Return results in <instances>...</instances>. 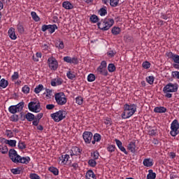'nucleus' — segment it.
<instances>
[{
  "label": "nucleus",
  "mask_w": 179,
  "mask_h": 179,
  "mask_svg": "<svg viewBox=\"0 0 179 179\" xmlns=\"http://www.w3.org/2000/svg\"><path fill=\"white\" fill-rule=\"evenodd\" d=\"M8 156L13 163H22V164H29L30 163V157H21L17 154L15 149H10L8 151Z\"/></svg>",
  "instance_id": "nucleus-1"
},
{
  "label": "nucleus",
  "mask_w": 179,
  "mask_h": 179,
  "mask_svg": "<svg viewBox=\"0 0 179 179\" xmlns=\"http://www.w3.org/2000/svg\"><path fill=\"white\" fill-rule=\"evenodd\" d=\"M136 113V104L135 103H125L124 105V111L122 113V120H128L131 118Z\"/></svg>",
  "instance_id": "nucleus-2"
},
{
  "label": "nucleus",
  "mask_w": 179,
  "mask_h": 179,
  "mask_svg": "<svg viewBox=\"0 0 179 179\" xmlns=\"http://www.w3.org/2000/svg\"><path fill=\"white\" fill-rule=\"evenodd\" d=\"M178 90V84L177 83H169L163 88V92L165 94V97L167 99H171L173 97V94L171 93H176Z\"/></svg>",
  "instance_id": "nucleus-3"
},
{
  "label": "nucleus",
  "mask_w": 179,
  "mask_h": 179,
  "mask_svg": "<svg viewBox=\"0 0 179 179\" xmlns=\"http://www.w3.org/2000/svg\"><path fill=\"white\" fill-rule=\"evenodd\" d=\"M114 24V19L105 18L97 23L98 28L102 31H107Z\"/></svg>",
  "instance_id": "nucleus-4"
},
{
  "label": "nucleus",
  "mask_w": 179,
  "mask_h": 179,
  "mask_svg": "<svg viewBox=\"0 0 179 179\" xmlns=\"http://www.w3.org/2000/svg\"><path fill=\"white\" fill-rule=\"evenodd\" d=\"M55 100L58 106H65L68 99L64 92H59L55 94Z\"/></svg>",
  "instance_id": "nucleus-5"
},
{
  "label": "nucleus",
  "mask_w": 179,
  "mask_h": 179,
  "mask_svg": "<svg viewBox=\"0 0 179 179\" xmlns=\"http://www.w3.org/2000/svg\"><path fill=\"white\" fill-rule=\"evenodd\" d=\"M24 107V102L21 101L17 105H13L9 106L8 111L10 114H16L17 113H22L23 108Z\"/></svg>",
  "instance_id": "nucleus-6"
},
{
  "label": "nucleus",
  "mask_w": 179,
  "mask_h": 179,
  "mask_svg": "<svg viewBox=\"0 0 179 179\" xmlns=\"http://www.w3.org/2000/svg\"><path fill=\"white\" fill-rule=\"evenodd\" d=\"M66 113L64 110H59L55 113H52L50 117L54 120L55 122H59L65 118Z\"/></svg>",
  "instance_id": "nucleus-7"
},
{
  "label": "nucleus",
  "mask_w": 179,
  "mask_h": 179,
  "mask_svg": "<svg viewBox=\"0 0 179 179\" xmlns=\"http://www.w3.org/2000/svg\"><path fill=\"white\" fill-rule=\"evenodd\" d=\"M179 123L178 120H174L172 123L171 124V131L170 135L171 136H177L179 134Z\"/></svg>",
  "instance_id": "nucleus-8"
},
{
  "label": "nucleus",
  "mask_w": 179,
  "mask_h": 179,
  "mask_svg": "<svg viewBox=\"0 0 179 179\" xmlns=\"http://www.w3.org/2000/svg\"><path fill=\"white\" fill-rule=\"evenodd\" d=\"M96 71L100 75L107 76L108 75V71H107V62L102 61L100 66L97 68Z\"/></svg>",
  "instance_id": "nucleus-9"
},
{
  "label": "nucleus",
  "mask_w": 179,
  "mask_h": 179,
  "mask_svg": "<svg viewBox=\"0 0 179 179\" xmlns=\"http://www.w3.org/2000/svg\"><path fill=\"white\" fill-rule=\"evenodd\" d=\"M40 102H34V101H31L28 104V108L29 111H31L32 113H40L41 109H40Z\"/></svg>",
  "instance_id": "nucleus-10"
},
{
  "label": "nucleus",
  "mask_w": 179,
  "mask_h": 179,
  "mask_svg": "<svg viewBox=\"0 0 179 179\" xmlns=\"http://www.w3.org/2000/svg\"><path fill=\"white\" fill-rule=\"evenodd\" d=\"M48 65L51 71H57L58 69V61L54 57L48 58Z\"/></svg>",
  "instance_id": "nucleus-11"
},
{
  "label": "nucleus",
  "mask_w": 179,
  "mask_h": 179,
  "mask_svg": "<svg viewBox=\"0 0 179 179\" xmlns=\"http://www.w3.org/2000/svg\"><path fill=\"white\" fill-rule=\"evenodd\" d=\"M70 156L73 159V157L76 156V157H78L80 159V155H82V148L78 147V146H73L70 151Z\"/></svg>",
  "instance_id": "nucleus-12"
},
{
  "label": "nucleus",
  "mask_w": 179,
  "mask_h": 179,
  "mask_svg": "<svg viewBox=\"0 0 179 179\" xmlns=\"http://www.w3.org/2000/svg\"><path fill=\"white\" fill-rule=\"evenodd\" d=\"M63 61L66 62V64H73V65H78V64H79V60L78 59V57H71L69 56H66L63 58Z\"/></svg>",
  "instance_id": "nucleus-13"
},
{
  "label": "nucleus",
  "mask_w": 179,
  "mask_h": 179,
  "mask_svg": "<svg viewBox=\"0 0 179 179\" xmlns=\"http://www.w3.org/2000/svg\"><path fill=\"white\" fill-rule=\"evenodd\" d=\"M115 142L121 152L124 153V155H128V152L127 151V149H125V147L122 146V142H121V141L115 138Z\"/></svg>",
  "instance_id": "nucleus-14"
},
{
  "label": "nucleus",
  "mask_w": 179,
  "mask_h": 179,
  "mask_svg": "<svg viewBox=\"0 0 179 179\" xmlns=\"http://www.w3.org/2000/svg\"><path fill=\"white\" fill-rule=\"evenodd\" d=\"M167 57H169V58H171L173 61V62H175V64H179V55H176V54L173 53V52H169L167 53Z\"/></svg>",
  "instance_id": "nucleus-15"
},
{
  "label": "nucleus",
  "mask_w": 179,
  "mask_h": 179,
  "mask_svg": "<svg viewBox=\"0 0 179 179\" xmlns=\"http://www.w3.org/2000/svg\"><path fill=\"white\" fill-rule=\"evenodd\" d=\"M64 83V80L61 78H57L54 80H52L50 82L51 86L55 87V86H61V85Z\"/></svg>",
  "instance_id": "nucleus-16"
},
{
  "label": "nucleus",
  "mask_w": 179,
  "mask_h": 179,
  "mask_svg": "<svg viewBox=\"0 0 179 179\" xmlns=\"http://www.w3.org/2000/svg\"><path fill=\"white\" fill-rule=\"evenodd\" d=\"M83 138L86 145H90V131H84Z\"/></svg>",
  "instance_id": "nucleus-17"
},
{
  "label": "nucleus",
  "mask_w": 179,
  "mask_h": 179,
  "mask_svg": "<svg viewBox=\"0 0 179 179\" xmlns=\"http://www.w3.org/2000/svg\"><path fill=\"white\" fill-rule=\"evenodd\" d=\"M127 149L129 150L131 153H136V144L134 141H131L129 145H127Z\"/></svg>",
  "instance_id": "nucleus-18"
},
{
  "label": "nucleus",
  "mask_w": 179,
  "mask_h": 179,
  "mask_svg": "<svg viewBox=\"0 0 179 179\" xmlns=\"http://www.w3.org/2000/svg\"><path fill=\"white\" fill-rule=\"evenodd\" d=\"M1 141H4V143H6V145H8L11 148H15V146H16V143H17L16 140H8L4 138H1Z\"/></svg>",
  "instance_id": "nucleus-19"
},
{
  "label": "nucleus",
  "mask_w": 179,
  "mask_h": 179,
  "mask_svg": "<svg viewBox=\"0 0 179 179\" xmlns=\"http://www.w3.org/2000/svg\"><path fill=\"white\" fill-rule=\"evenodd\" d=\"M70 157L69 155L66 154L63 155L61 157H59V162H61V164H66L69 161Z\"/></svg>",
  "instance_id": "nucleus-20"
},
{
  "label": "nucleus",
  "mask_w": 179,
  "mask_h": 179,
  "mask_svg": "<svg viewBox=\"0 0 179 179\" xmlns=\"http://www.w3.org/2000/svg\"><path fill=\"white\" fill-rule=\"evenodd\" d=\"M8 36L11 40H16V38H17V36H16V33L15 32V28L10 27L8 29Z\"/></svg>",
  "instance_id": "nucleus-21"
},
{
  "label": "nucleus",
  "mask_w": 179,
  "mask_h": 179,
  "mask_svg": "<svg viewBox=\"0 0 179 179\" xmlns=\"http://www.w3.org/2000/svg\"><path fill=\"white\" fill-rule=\"evenodd\" d=\"M143 164L145 167H152L154 164L153 160L150 158H146L143 160Z\"/></svg>",
  "instance_id": "nucleus-22"
},
{
  "label": "nucleus",
  "mask_w": 179,
  "mask_h": 179,
  "mask_svg": "<svg viewBox=\"0 0 179 179\" xmlns=\"http://www.w3.org/2000/svg\"><path fill=\"white\" fill-rule=\"evenodd\" d=\"M166 111H167V108H164V106H157L154 108V112L159 113V114H163Z\"/></svg>",
  "instance_id": "nucleus-23"
},
{
  "label": "nucleus",
  "mask_w": 179,
  "mask_h": 179,
  "mask_svg": "<svg viewBox=\"0 0 179 179\" xmlns=\"http://www.w3.org/2000/svg\"><path fill=\"white\" fill-rule=\"evenodd\" d=\"M24 118H26V120L29 121V122H31V121H34L36 116H34V114L31 113H27L24 115Z\"/></svg>",
  "instance_id": "nucleus-24"
},
{
  "label": "nucleus",
  "mask_w": 179,
  "mask_h": 179,
  "mask_svg": "<svg viewBox=\"0 0 179 179\" xmlns=\"http://www.w3.org/2000/svg\"><path fill=\"white\" fill-rule=\"evenodd\" d=\"M62 6L64 9L71 10L73 9V5L71 2L66 1L62 3Z\"/></svg>",
  "instance_id": "nucleus-25"
},
{
  "label": "nucleus",
  "mask_w": 179,
  "mask_h": 179,
  "mask_svg": "<svg viewBox=\"0 0 179 179\" xmlns=\"http://www.w3.org/2000/svg\"><path fill=\"white\" fill-rule=\"evenodd\" d=\"M8 85H9V82L5 80V78H2L0 80V89H6Z\"/></svg>",
  "instance_id": "nucleus-26"
},
{
  "label": "nucleus",
  "mask_w": 179,
  "mask_h": 179,
  "mask_svg": "<svg viewBox=\"0 0 179 179\" xmlns=\"http://www.w3.org/2000/svg\"><path fill=\"white\" fill-rule=\"evenodd\" d=\"M111 33L113 34V36H118V34L121 33V28L118 27H114L112 28Z\"/></svg>",
  "instance_id": "nucleus-27"
},
{
  "label": "nucleus",
  "mask_w": 179,
  "mask_h": 179,
  "mask_svg": "<svg viewBox=\"0 0 179 179\" xmlns=\"http://www.w3.org/2000/svg\"><path fill=\"white\" fill-rule=\"evenodd\" d=\"M48 171H50V173H52L53 176H58L59 174V170L54 166L49 167Z\"/></svg>",
  "instance_id": "nucleus-28"
},
{
  "label": "nucleus",
  "mask_w": 179,
  "mask_h": 179,
  "mask_svg": "<svg viewBox=\"0 0 179 179\" xmlns=\"http://www.w3.org/2000/svg\"><path fill=\"white\" fill-rule=\"evenodd\" d=\"M57 29L58 27L57 26V24H49V28L48 31H49V33H50V34H52V33H55V30H57Z\"/></svg>",
  "instance_id": "nucleus-29"
},
{
  "label": "nucleus",
  "mask_w": 179,
  "mask_h": 179,
  "mask_svg": "<svg viewBox=\"0 0 179 179\" xmlns=\"http://www.w3.org/2000/svg\"><path fill=\"white\" fill-rule=\"evenodd\" d=\"M101 141V135L99 134L96 133L94 135V141H92V145H94L96 142H100Z\"/></svg>",
  "instance_id": "nucleus-30"
},
{
  "label": "nucleus",
  "mask_w": 179,
  "mask_h": 179,
  "mask_svg": "<svg viewBox=\"0 0 179 179\" xmlns=\"http://www.w3.org/2000/svg\"><path fill=\"white\" fill-rule=\"evenodd\" d=\"M17 30L20 34H23L24 33V27H23V24L22 22H19L17 25Z\"/></svg>",
  "instance_id": "nucleus-31"
},
{
  "label": "nucleus",
  "mask_w": 179,
  "mask_h": 179,
  "mask_svg": "<svg viewBox=\"0 0 179 179\" xmlns=\"http://www.w3.org/2000/svg\"><path fill=\"white\" fill-rule=\"evenodd\" d=\"M99 15H100V16H106V15H107V7L106 6H103L101 8L99 9V10L98 11Z\"/></svg>",
  "instance_id": "nucleus-32"
},
{
  "label": "nucleus",
  "mask_w": 179,
  "mask_h": 179,
  "mask_svg": "<svg viewBox=\"0 0 179 179\" xmlns=\"http://www.w3.org/2000/svg\"><path fill=\"white\" fill-rule=\"evenodd\" d=\"M43 90H44V86L43 85L40 84L35 87L34 93H36V94H38V93H40V92H41Z\"/></svg>",
  "instance_id": "nucleus-33"
},
{
  "label": "nucleus",
  "mask_w": 179,
  "mask_h": 179,
  "mask_svg": "<svg viewBox=\"0 0 179 179\" xmlns=\"http://www.w3.org/2000/svg\"><path fill=\"white\" fill-rule=\"evenodd\" d=\"M31 16L34 22H40V17H38L36 12L32 11Z\"/></svg>",
  "instance_id": "nucleus-34"
},
{
  "label": "nucleus",
  "mask_w": 179,
  "mask_h": 179,
  "mask_svg": "<svg viewBox=\"0 0 179 179\" xmlns=\"http://www.w3.org/2000/svg\"><path fill=\"white\" fill-rule=\"evenodd\" d=\"M109 3L112 8H117L120 3V0H109Z\"/></svg>",
  "instance_id": "nucleus-35"
},
{
  "label": "nucleus",
  "mask_w": 179,
  "mask_h": 179,
  "mask_svg": "<svg viewBox=\"0 0 179 179\" xmlns=\"http://www.w3.org/2000/svg\"><path fill=\"white\" fill-rule=\"evenodd\" d=\"M99 17L96 15H92L90 17V21L92 22V23H99L100 22V21H99Z\"/></svg>",
  "instance_id": "nucleus-36"
},
{
  "label": "nucleus",
  "mask_w": 179,
  "mask_h": 179,
  "mask_svg": "<svg viewBox=\"0 0 179 179\" xmlns=\"http://www.w3.org/2000/svg\"><path fill=\"white\" fill-rule=\"evenodd\" d=\"M5 135L7 136V138H13L15 136L13 131L10 129H6Z\"/></svg>",
  "instance_id": "nucleus-37"
},
{
  "label": "nucleus",
  "mask_w": 179,
  "mask_h": 179,
  "mask_svg": "<svg viewBox=\"0 0 179 179\" xmlns=\"http://www.w3.org/2000/svg\"><path fill=\"white\" fill-rule=\"evenodd\" d=\"M56 47L57 48H58V50H64L65 45H64V41H59L57 43H56Z\"/></svg>",
  "instance_id": "nucleus-38"
},
{
  "label": "nucleus",
  "mask_w": 179,
  "mask_h": 179,
  "mask_svg": "<svg viewBox=\"0 0 179 179\" xmlns=\"http://www.w3.org/2000/svg\"><path fill=\"white\" fill-rule=\"evenodd\" d=\"M146 82H148L149 85H153V83H155V77L153 76H150L147 77Z\"/></svg>",
  "instance_id": "nucleus-39"
},
{
  "label": "nucleus",
  "mask_w": 179,
  "mask_h": 179,
  "mask_svg": "<svg viewBox=\"0 0 179 179\" xmlns=\"http://www.w3.org/2000/svg\"><path fill=\"white\" fill-rule=\"evenodd\" d=\"M22 93H24V94H28V93H30V87H29V85H24L22 88Z\"/></svg>",
  "instance_id": "nucleus-40"
},
{
  "label": "nucleus",
  "mask_w": 179,
  "mask_h": 179,
  "mask_svg": "<svg viewBox=\"0 0 179 179\" xmlns=\"http://www.w3.org/2000/svg\"><path fill=\"white\" fill-rule=\"evenodd\" d=\"M66 76H67L68 79H70L71 80H73V79H75L76 78V76H75V74H73V73H72L71 71H68L66 73Z\"/></svg>",
  "instance_id": "nucleus-41"
},
{
  "label": "nucleus",
  "mask_w": 179,
  "mask_h": 179,
  "mask_svg": "<svg viewBox=\"0 0 179 179\" xmlns=\"http://www.w3.org/2000/svg\"><path fill=\"white\" fill-rule=\"evenodd\" d=\"M0 152L2 155H6L8 153V146H0Z\"/></svg>",
  "instance_id": "nucleus-42"
},
{
  "label": "nucleus",
  "mask_w": 179,
  "mask_h": 179,
  "mask_svg": "<svg viewBox=\"0 0 179 179\" xmlns=\"http://www.w3.org/2000/svg\"><path fill=\"white\" fill-rule=\"evenodd\" d=\"M18 148L21 150H24V149H26V143H24V142H23L22 141H20L18 142Z\"/></svg>",
  "instance_id": "nucleus-43"
},
{
  "label": "nucleus",
  "mask_w": 179,
  "mask_h": 179,
  "mask_svg": "<svg viewBox=\"0 0 179 179\" xmlns=\"http://www.w3.org/2000/svg\"><path fill=\"white\" fill-rule=\"evenodd\" d=\"M76 103L78 104V106H82V104H83V98L82 96H77L76 98Z\"/></svg>",
  "instance_id": "nucleus-44"
},
{
  "label": "nucleus",
  "mask_w": 179,
  "mask_h": 179,
  "mask_svg": "<svg viewBox=\"0 0 179 179\" xmlns=\"http://www.w3.org/2000/svg\"><path fill=\"white\" fill-rule=\"evenodd\" d=\"M107 150L110 153H113V152H115V145H108V147H107Z\"/></svg>",
  "instance_id": "nucleus-45"
},
{
  "label": "nucleus",
  "mask_w": 179,
  "mask_h": 179,
  "mask_svg": "<svg viewBox=\"0 0 179 179\" xmlns=\"http://www.w3.org/2000/svg\"><path fill=\"white\" fill-rule=\"evenodd\" d=\"M10 120L13 121V122H17V121H19V115L14 113L13 115H11Z\"/></svg>",
  "instance_id": "nucleus-46"
},
{
  "label": "nucleus",
  "mask_w": 179,
  "mask_h": 179,
  "mask_svg": "<svg viewBox=\"0 0 179 179\" xmlns=\"http://www.w3.org/2000/svg\"><path fill=\"white\" fill-rule=\"evenodd\" d=\"M108 72H114L115 71V66L114 64H109L108 66Z\"/></svg>",
  "instance_id": "nucleus-47"
},
{
  "label": "nucleus",
  "mask_w": 179,
  "mask_h": 179,
  "mask_svg": "<svg viewBox=\"0 0 179 179\" xmlns=\"http://www.w3.org/2000/svg\"><path fill=\"white\" fill-rule=\"evenodd\" d=\"M142 66L144 69H149V68H150V62L145 61L143 62Z\"/></svg>",
  "instance_id": "nucleus-48"
},
{
  "label": "nucleus",
  "mask_w": 179,
  "mask_h": 179,
  "mask_svg": "<svg viewBox=\"0 0 179 179\" xmlns=\"http://www.w3.org/2000/svg\"><path fill=\"white\" fill-rule=\"evenodd\" d=\"M10 171L13 174L17 175L20 174V168H15V169H10Z\"/></svg>",
  "instance_id": "nucleus-49"
},
{
  "label": "nucleus",
  "mask_w": 179,
  "mask_h": 179,
  "mask_svg": "<svg viewBox=\"0 0 179 179\" xmlns=\"http://www.w3.org/2000/svg\"><path fill=\"white\" fill-rule=\"evenodd\" d=\"M29 178L30 179H41L40 176H38L37 173H30Z\"/></svg>",
  "instance_id": "nucleus-50"
},
{
  "label": "nucleus",
  "mask_w": 179,
  "mask_h": 179,
  "mask_svg": "<svg viewBox=\"0 0 179 179\" xmlns=\"http://www.w3.org/2000/svg\"><path fill=\"white\" fill-rule=\"evenodd\" d=\"M12 80H16L19 79V72L15 71L14 72L13 75L11 76Z\"/></svg>",
  "instance_id": "nucleus-51"
},
{
  "label": "nucleus",
  "mask_w": 179,
  "mask_h": 179,
  "mask_svg": "<svg viewBox=\"0 0 179 179\" xmlns=\"http://www.w3.org/2000/svg\"><path fill=\"white\" fill-rule=\"evenodd\" d=\"M171 76L174 79H179V71H172Z\"/></svg>",
  "instance_id": "nucleus-52"
},
{
  "label": "nucleus",
  "mask_w": 179,
  "mask_h": 179,
  "mask_svg": "<svg viewBox=\"0 0 179 179\" xmlns=\"http://www.w3.org/2000/svg\"><path fill=\"white\" fill-rule=\"evenodd\" d=\"M99 156H100V154H99V152L94 151L93 154H92V157H93L94 160H97L99 159Z\"/></svg>",
  "instance_id": "nucleus-53"
},
{
  "label": "nucleus",
  "mask_w": 179,
  "mask_h": 179,
  "mask_svg": "<svg viewBox=\"0 0 179 179\" xmlns=\"http://www.w3.org/2000/svg\"><path fill=\"white\" fill-rule=\"evenodd\" d=\"M157 132V130L153 129L150 130V131H148V134H149V135H150L151 136H155V135H156Z\"/></svg>",
  "instance_id": "nucleus-54"
},
{
  "label": "nucleus",
  "mask_w": 179,
  "mask_h": 179,
  "mask_svg": "<svg viewBox=\"0 0 179 179\" xmlns=\"http://www.w3.org/2000/svg\"><path fill=\"white\" fill-rule=\"evenodd\" d=\"M32 125H34V127H38V124H40V120H37V119H34V120H32Z\"/></svg>",
  "instance_id": "nucleus-55"
},
{
  "label": "nucleus",
  "mask_w": 179,
  "mask_h": 179,
  "mask_svg": "<svg viewBox=\"0 0 179 179\" xmlns=\"http://www.w3.org/2000/svg\"><path fill=\"white\" fill-rule=\"evenodd\" d=\"M50 27V24L47 25V24H43L42 25V27H41V30L45 32V31H47V30H48V28Z\"/></svg>",
  "instance_id": "nucleus-56"
},
{
  "label": "nucleus",
  "mask_w": 179,
  "mask_h": 179,
  "mask_svg": "<svg viewBox=\"0 0 179 179\" xmlns=\"http://www.w3.org/2000/svg\"><path fill=\"white\" fill-rule=\"evenodd\" d=\"M104 124L106 125H111L112 124V122H111V119L110 118H106L105 120H104Z\"/></svg>",
  "instance_id": "nucleus-57"
},
{
  "label": "nucleus",
  "mask_w": 179,
  "mask_h": 179,
  "mask_svg": "<svg viewBox=\"0 0 179 179\" xmlns=\"http://www.w3.org/2000/svg\"><path fill=\"white\" fill-rule=\"evenodd\" d=\"M53 108H55V105H54V104H48V105H46V109L47 110H53Z\"/></svg>",
  "instance_id": "nucleus-58"
},
{
  "label": "nucleus",
  "mask_w": 179,
  "mask_h": 179,
  "mask_svg": "<svg viewBox=\"0 0 179 179\" xmlns=\"http://www.w3.org/2000/svg\"><path fill=\"white\" fill-rule=\"evenodd\" d=\"M71 167L73 169V170L76 171L78 170V169H79V164H78V163H73L71 165Z\"/></svg>",
  "instance_id": "nucleus-59"
},
{
  "label": "nucleus",
  "mask_w": 179,
  "mask_h": 179,
  "mask_svg": "<svg viewBox=\"0 0 179 179\" xmlns=\"http://www.w3.org/2000/svg\"><path fill=\"white\" fill-rule=\"evenodd\" d=\"M96 164H97V162H96V159H91L90 166L91 167H96Z\"/></svg>",
  "instance_id": "nucleus-60"
},
{
  "label": "nucleus",
  "mask_w": 179,
  "mask_h": 179,
  "mask_svg": "<svg viewBox=\"0 0 179 179\" xmlns=\"http://www.w3.org/2000/svg\"><path fill=\"white\" fill-rule=\"evenodd\" d=\"M45 92H46V97H51V93H52V91H51V90L46 89Z\"/></svg>",
  "instance_id": "nucleus-61"
},
{
  "label": "nucleus",
  "mask_w": 179,
  "mask_h": 179,
  "mask_svg": "<svg viewBox=\"0 0 179 179\" xmlns=\"http://www.w3.org/2000/svg\"><path fill=\"white\" fill-rule=\"evenodd\" d=\"M132 39V38L129 36H126L124 37V41L126 42V43H129V41Z\"/></svg>",
  "instance_id": "nucleus-62"
},
{
  "label": "nucleus",
  "mask_w": 179,
  "mask_h": 179,
  "mask_svg": "<svg viewBox=\"0 0 179 179\" xmlns=\"http://www.w3.org/2000/svg\"><path fill=\"white\" fill-rule=\"evenodd\" d=\"M43 116V113H38L36 116H35V120H38V121H40L42 118V117Z\"/></svg>",
  "instance_id": "nucleus-63"
},
{
  "label": "nucleus",
  "mask_w": 179,
  "mask_h": 179,
  "mask_svg": "<svg viewBox=\"0 0 179 179\" xmlns=\"http://www.w3.org/2000/svg\"><path fill=\"white\" fill-rule=\"evenodd\" d=\"M90 173L91 179H97V178H96V174H94V172H93L92 170H90Z\"/></svg>",
  "instance_id": "nucleus-64"
}]
</instances>
